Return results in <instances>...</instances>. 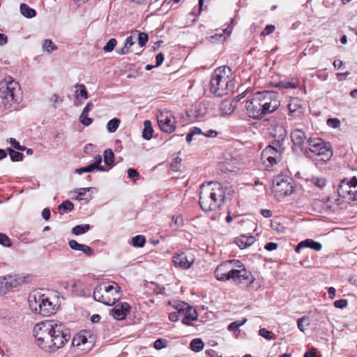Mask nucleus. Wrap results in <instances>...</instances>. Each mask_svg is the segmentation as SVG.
<instances>
[{
    "mask_svg": "<svg viewBox=\"0 0 357 357\" xmlns=\"http://www.w3.org/2000/svg\"><path fill=\"white\" fill-rule=\"evenodd\" d=\"M103 157L104 162L105 163V165L109 166L108 169H109L113 165L114 160V154L113 151L111 149H106L104 151Z\"/></svg>",
    "mask_w": 357,
    "mask_h": 357,
    "instance_id": "cd10ccee",
    "label": "nucleus"
},
{
    "mask_svg": "<svg viewBox=\"0 0 357 357\" xmlns=\"http://www.w3.org/2000/svg\"><path fill=\"white\" fill-rule=\"evenodd\" d=\"M259 333L261 337H264L266 340H270L275 339V335L271 331H269L264 328H261L259 331Z\"/></svg>",
    "mask_w": 357,
    "mask_h": 357,
    "instance_id": "49530a36",
    "label": "nucleus"
},
{
    "mask_svg": "<svg viewBox=\"0 0 357 357\" xmlns=\"http://www.w3.org/2000/svg\"><path fill=\"white\" fill-rule=\"evenodd\" d=\"M120 125V120L114 118L109 120L107 123V129L109 132H114Z\"/></svg>",
    "mask_w": 357,
    "mask_h": 357,
    "instance_id": "4c0bfd02",
    "label": "nucleus"
},
{
    "mask_svg": "<svg viewBox=\"0 0 357 357\" xmlns=\"http://www.w3.org/2000/svg\"><path fill=\"white\" fill-rule=\"evenodd\" d=\"M195 261L192 255L182 252L173 257V262L176 267L183 270L190 268Z\"/></svg>",
    "mask_w": 357,
    "mask_h": 357,
    "instance_id": "2eb2a0df",
    "label": "nucleus"
},
{
    "mask_svg": "<svg viewBox=\"0 0 357 357\" xmlns=\"http://www.w3.org/2000/svg\"><path fill=\"white\" fill-rule=\"evenodd\" d=\"M189 304L184 302H180L174 305V308L177 310L180 314H184L186 309L188 308Z\"/></svg>",
    "mask_w": 357,
    "mask_h": 357,
    "instance_id": "de8ad7c7",
    "label": "nucleus"
},
{
    "mask_svg": "<svg viewBox=\"0 0 357 357\" xmlns=\"http://www.w3.org/2000/svg\"><path fill=\"white\" fill-rule=\"evenodd\" d=\"M297 324L298 329L304 332L305 329L310 325V319L308 317L304 316L298 319Z\"/></svg>",
    "mask_w": 357,
    "mask_h": 357,
    "instance_id": "7c9ffc66",
    "label": "nucleus"
},
{
    "mask_svg": "<svg viewBox=\"0 0 357 357\" xmlns=\"http://www.w3.org/2000/svg\"><path fill=\"white\" fill-rule=\"evenodd\" d=\"M284 151L281 145L272 144L268 146L261 153V160L267 167H272L280 160Z\"/></svg>",
    "mask_w": 357,
    "mask_h": 357,
    "instance_id": "9b49d317",
    "label": "nucleus"
},
{
    "mask_svg": "<svg viewBox=\"0 0 357 357\" xmlns=\"http://www.w3.org/2000/svg\"><path fill=\"white\" fill-rule=\"evenodd\" d=\"M255 238L252 236L241 235L236 238V243L241 249H245L252 245Z\"/></svg>",
    "mask_w": 357,
    "mask_h": 357,
    "instance_id": "5701e85b",
    "label": "nucleus"
},
{
    "mask_svg": "<svg viewBox=\"0 0 357 357\" xmlns=\"http://www.w3.org/2000/svg\"><path fill=\"white\" fill-rule=\"evenodd\" d=\"M164 58H165L164 54L162 52H160L156 55V57H155V59H156L155 66L156 67L160 66L162 63V62L164 61Z\"/></svg>",
    "mask_w": 357,
    "mask_h": 357,
    "instance_id": "680f3d73",
    "label": "nucleus"
},
{
    "mask_svg": "<svg viewBox=\"0 0 357 357\" xmlns=\"http://www.w3.org/2000/svg\"><path fill=\"white\" fill-rule=\"evenodd\" d=\"M33 335L38 347L47 352H54L70 339L69 330L55 320H46L35 325Z\"/></svg>",
    "mask_w": 357,
    "mask_h": 357,
    "instance_id": "f257e3e1",
    "label": "nucleus"
},
{
    "mask_svg": "<svg viewBox=\"0 0 357 357\" xmlns=\"http://www.w3.org/2000/svg\"><path fill=\"white\" fill-rule=\"evenodd\" d=\"M146 242V238L142 235H137L132 238V245L134 247L142 248Z\"/></svg>",
    "mask_w": 357,
    "mask_h": 357,
    "instance_id": "ea45409f",
    "label": "nucleus"
},
{
    "mask_svg": "<svg viewBox=\"0 0 357 357\" xmlns=\"http://www.w3.org/2000/svg\"><path fill=\"white\" fill-rule=\"evenodd\" d=\"M278 248V244L275 243L270 242L266 244L265 249L268 251H273L276 250Z\"/></svg>",
    "mask_w": 357,
    "mask_h": 357,
    "instance_id": "0e129e2a",
    "label": "nucleus"
},
{
    "mask_svg": "<svg viewBox=\"0 0 357 357\" xmlns=\"http://www.w3.org/2000/svg\"><path fill=\"white\" fill-rule=\"evenodd\" d=\"M45 294L36 292L31 294L29 297V307L32 312L36 314H39V309L43 308Z\"/></svg>",
    "mask_w": 357,
    "mask_h": 357,
    "instance_id": "f3484780",
    "label": "nucleus"
},
{
    "mask_svg": "<svg viewBox=\"0 0 357 357\" xmlns=\"http://www.w3.org/2000/svg\"><path fill=\"white\" fill-rule=\"evenodd\" d=\"M337 193L339 197L345 199L348 202L356 200L357 195V178L353 177L351 179L344 178L338 185Z\"/></svg>",
    "mask_w": 357,
    "mask_h": 357,
    "instance_id": "1a4fd4ad",
    "label": "nucleus"
},
{
    "mask_svg": "<svg viewBox=\"0 0 357 357\" xmlns=\"http://www.w3.org/2000/svg\"><path fill=\"white\" fill-rule=\"evenodd\" d=\"M116 40L115 38H111L109 40V41L107 43V44L103 47V51L105 52H112L114 47L116 45Z\"/></svg>",
    "mask_w": 357,
    "mask_h": 357,
    "instance_id": "c03bdc74",
    "label": "nucleus"
},
{
    "mask_svg": "<svg viewBox=\"0 0 357 357\" xmlns=\"http://www.w3.org/2000/svg\"><path fill=\"white\" fill-rule=\"evenodd\" d=\"M288 109L291 114L297 113L299 115L302 113V103L301 100L294 98H291L288 104Z\"/></svg>",
    "mask_w": 357,
    "mask_h": 357,
    "instance_id": "393cba45",
    "label": "nucleus"
},
{
    "mask_svg": "<svg viewBox=\"0 0 357 357\" xmlns=\"http://www.w3.org/2000/svg\"><path fill=\"white\" fill-rule=\"evenodd\" d=\"M96 169L93 165L91 163L89 165L84 167L78 168L75 170V172L78 174H82V173L91 172L93 170Z\"/></svg>",
    "mask_w": 357,
    "mask_h": 357,
    "instance_id": "09e8293b",
    "label": "nucleus"
},
{
    "mask_svg": "<svg viewBox=\"0 0 357 357\" xmlns=\"http://www.w3.org/2000/svg\"><path fill=\"white\" fill-rule=\"evenodd\" d=\"M327 124L328 126L335 128L340 126V121L337 119H328Z\"/></svg>",
    "mask_w": 357,
    "mask_h": 357,
    "instance_id": "4d7b16f0",
    "label": "nucleus"
},
{
    "mask_svg": "<svg viewBox=\"0 0 357 357\" xmlns=\"http://www.w3.org/2000/svg\"><path fill=\"white\" fill-rule=\"evenodd\" d=\"M90 227L89 224L79 225L72 229V233L75 236L81 235L87 232L90 229Z\"/></svg>",
    "mask_w": 357,
    "mask_h": 357,
    "instance_id": "c756f323",
    "label": "nucleus"
},
{
    "mask_svg": "<svg viewBox=\"0 0 357 357\" xmlns=\"http://www.w3.org/2000/svg\"><path fill=\"white\" fill-rule=\"evenodd\" d=\"M190 346V349L192 351H194L195 352H199L203 349L204 342H202V340L201 339L196 338L191 341Z\"/></svg>",
    "mask_w": 357,
    "mask_h": 357,
    "instance_id": "f704fd0d",
    "label": "nucleus"
},
{
    "mask_svg": "<svg viewBox=\"0 0 357 357\" xmlns=\"http://www.w3.org/2000/svg\"><path fill=\"white\" fill-rule=\"evenodd\" d=\"M130 306L127 303H119L114 305L111 310L110 314L112 317L119 321L123 320L129 313Z\"/></svg>",
    "mask_w": 357,
    "mask_h": 357,
    "instance_id": "dca6fc26",
    "label": "nucleus"
},
{
    "mask_svg": "<svg viewBox=\"0 0 357 357\" xmlns=\"http://www.w3.org/2000/svg\"><path fill=\"white\" fill-rule=\"evenodd\" d=\"M10 159L14 162H19L22 160L23 159V154L15 151H11Z\"/></svg>",
    "mask_w": 357,
    "mask_h": 357,
    "instance_id": "603ef678",
    "label": "nucleus"
},
{
    "mask_svg": "<svg viewBox=\"0 0 357 357\" xmlns=\"http://www.w3.org/2000/svg\"><path fill=\"white\" fill-rule=\"evenodd\" d=\"M310 182L313 185H314L320 189L325 187L326 185V183H327L326 178L324 177H321H321H318V176L312 177L310 180Z\"/></svg>",
    "mask_w": 357,
    "mask_h": 357,
    "instance_id": "58836bf2",
    "label": "nucleus"
},
{
    "mask_svg": "<svg viewBox=\"0 0 357 357\" xmlns=\"http://www.w3.org/2000/svg\"><path fill=\"white\" fill-rule=\"evenodd\" d=\"M305 248H310L315 251H320L322 248V245L320 243L314 241L312 239H306L305 241H301L298 244L296 248V251L298 252L301 249Z\"/></svg>",
    "mask_w": 357,
    "mask_h": 357,
    "instance_id": "412c9836",
    "label": "nucleus"
},
{
    "mask_svg": "<svg viewBox=\"0 0 357 357\" xmlns=\"http://www.w3.org/2000/svg\"><path fill=\"white\" fill-rule=\"evenodd\" d=\"M153 130L152 124L150 121L146 120L144 122V130L142 132V137L146 140H149L153 137Z\"/></svg>",
    "mask_w": 357,
    "mask_h": 357,
    "instance_id": "a878e982",
    "label": "nucleus"
},
{
    "mask_svg": "<svg viewBox=\"0 0 357 357\" xmlns=\"http://www.w3.org/2000/svg\"><path fill=\"white\" fill-rule=\"evenodd\" d=\"M0 98L2 103L8 104L10 102H19L21 99L20 89L17 82L10 76H7L0 81Z\"/></svg>",
    "mask_w": 357,
    "mask_h": 357,
    "instance_id": "6e6552de",
    "label": "nucleus"
},
{
    "mask_svg": "<svg viewBox=\"0 0 357 357\" xmlns=\"http://www.w3.org/2000/svg\"><path fill=\"white\" fill-rule=\"evenodd\" d=\"M132 34H137L138 44L140 47H144L149 39L147 33L144 32H139L138 31H134L132 32Z\"/></svg>",
    "mask_w": 357,
    "mask_h": 357,
    "instance_id": "c9c22d12",
    "label": "nucleus"
},
{
    "mask_svg": "<svg viewBox=\"0 0 357 357\" xmlns=\"http://www.w3.org/2000/svg\"><path fill=\"white\" fill-rule=\"evenodd\" d=\"M157 121L160 130L165 132L171 133L176 130V120L170 111H159L157 114Z\"/></svg>",
    "mask_w": 357,
    "mask_h": 357,
    "instance_id": "f8f14e48",
    "label": "nucleus"
},
{
    "mask_svg": "<svg viewBox=\"0 0 357 357\" xmlns=\"http://www.w3.org/2000/svg\"><path fill=\"white\" fill-rule=\"evenodd\" d=\"M73 208H74L73 204L68 200L63 202L59 206V211L61 214H63V213L67 212V211H71Z\"/></svg>",
    "mask_w": 357,
    "mask_h": 357,
    "instance_id": "e433bc0d",
    "label": "nucleus"
},
{
    "mask_svg": "<svg viewBox=\"0 0 357 357\" xmlns=\"http://www.w3.org/2000/svg\"><path fill=\"white\" fill-rule=\"evenodd\" d=\"M348 305V302L346 299L337 300L334 302V306L336 308L343 309Z\"/></svg>",
    "mask_w": 357,
    "mask_h": 357,
    "instance_id": "6e6d98bb",
    "label": "nucleus"
},
{
    "mask_svg": "<svg viewBox=\"0 0 357 357\" xmlns=\"http://www.w3.org/2000/svg\"><path fill=\"white\" fill-rule=\"evenodd\" d=\"M16 280L10 275L0 277V295L7 294L13 287L15 286Z\"/></svg>",
    "mask_w": 357,
    "mask_h": 357,
    "instance_id": "6ab92c4d",
    "label": "nucleus"
},
{
    "mask_svg": "<svg viewBox=\"0 0 357 357\" xmlns=\"http://www.w3.org/2000/svg\"><path fill=\"white\" fill-rule=\"evenodd\" d=\"M280 105L278 93L274 91L257 92L249 97L245 105L246 114L253 119H261L268 114L277 110Z\"/></svg>",
    "mask_w": 357,
    "mask_h": 357,
    "instance_id": "f03ea898",
    "label": "nucleus"
},
{
    "mask_svg": "<svg viewBox=\"0 0 357 357\" xmlns=\"http://www.w3.org/2000/svg\"><path fill=\"white\" fill-rule=\"evenodd\" d=\"M135 43V42L133 40L132 36H128L126 38L123 45L130 50V47L132 46Z\"/></svg>",
    "mask_w": 357,
    "mask_h": 357,
    "instance_id": "bf43d9fd",
    "label": "nucleus"
},
{
    "mask_svg": "<svg viewBox=\"0 0 357 357\" xmlns=\"http://www.w3.org/2000/svg\"><path fill=\"white\" fill-rule=\"evenodd\" d=\"M92 190V188H79L73 192L76 195L75 199L79 200H83L86 198L84 197L86 192H89Z\"/></svg>",
    "mask_w": 357,
    "mask_h": 357,
    "instance_id": "a19ab883",
    "label": "nucleus"
},
{
    "mask_svg": "<svg viewBox=\"0 0 357 357\" xmlns=\"http://www.w3.org/2000/svg\"><path fill=\"white\" fill-rule=\"evenodd\" d=\"M303 154L312 160L326 162L331 158L333 151L331 145L321 138L310 137Z\"/></svg>",
    "mask_w": 357,
    "mask_h": 357,
    "instance_id": "39448f33",
    "label": "nucleus"
},
{
    "mask_svg": "<svg viewBox=\"0 0 357 357\" xmlns=\"http://www.w3.org/2000/svg\"><path fill=\"white\" fill-rule=\"evenodd\" d=\"M247 321V319H243L242 321H235L232 323H231L229 326L228 329L230 331H236L240 326L245 324V323Z\"/></svg>",
    "mask_w": 357,
    "mask_h": 357,
    "instance_id": "37998d69",
    "label": "nucleus"
},
{
    "mask_svg": "<svg viewBox=\"0 0 357 357\" xmlns=\"http://www.w3.org/2000/svg\"><path fill=\"white\" fill-rule=\"evenodd\" d=\"M68 245L72 250L76 251H81L87 256H91L93 253L92 249L89 246L84 244H80L77 243L75 240L69 241Z\"/></svg>",
    "mask_w": 357,
    "mask_h": 357,
    "instance_id": "4be33fe9",
    "label": "nucleus"
},
{
    "mask_svg": "<svg viewBox=\"0 0 357 357\" xmlns=\"http://www.w3.org/2000/svg\"><path fill=\"white\" fill-rule=\"evenodd\" d=\"M43 49L47 53H51L58 49L57 46L50 39H45L43 42Z\"/></svg>",
    "mask_w": 357,
    "mask_h": 357,
    "instance_id": "72a5a7b5",
    "label": "nucleus"
},
{
    "mask_svg": "<svg viewBox=\"0 0 357 357\" xmlns=\"http://www.w3.org/2000/svg\"><path fill=\"white\" fill-rule=\"evenodd\" d=\"M128 175L130 178H136L139 177V173L134 169H128Z\"/></svg>",
    "mask_w": 357,
    "mask_h": 357,
    "instance_id": "052dcab7",
    "label": "nucleus"
},
{
    "mask_svg": "<svg viewBox=\"0 0 357 357\" xmlns=\"http://www.w3.org/2000/svg\"><path fill=\"white\" fill-rule=\"evenodd\" d=\"M215 276L218 280H232L236 284H241L249 287L255 281L252 273L246 270L239 261H227L216 268Z\"/></svg>",
    "mask_w": 357,
    "mask_h": 357,
    "instance_id": "7ed1b4c3",
    "label": "nucleus"
},
{
    "mask_svg": "<svg viewBox=\"0 0 357 357\" xmlns=\"http://www.w3.org/2000/svg\"><path fill=\"white\" fill-rule=\"evenodd\" d=\"M20 12L26 17L31 18L36 16V12L25 3L20 5Z\"/></svg>",
    "mask_w": 357,
    "mask_h": 357,
    "instance_id": "bb28decb",
    "label": "nucleus"
},
{
    "mask_svg": "<svg viewBox=\"0 0 357 357\" xmlns=\"http://www.w3.org/2000/svg\"><path fill=\"white\" fill-rule=\"evenodd\" d=\"M225 188L218 182L202 184L199 195L202 209L209 212L220 208L225 198Z\"/></svg>",
    "mask_w": 357,
    "mask_h": 357,
    "instance_id": "20e7f679",
    "label": "nucleus"
},
{
    "mask_svg": "<svg viewBox=\"0 0 357 357\" xmlns=\"http://www.w3.org/2000/svg\"><path fill=\"white\" fill-rule=\"evenodd\" d=\"M0 244L5 247H10L12 245L10 238L3 233H0Z\"/></svg>",
    "mask_w": 357,
    "mask_h": 357,
    "instance_id": "8fccbe9b",
    "label": "nucleus"
},
{
    "mask_svg": "<svg viewBox=\"0 0 357 357\" xmlns=\"http://www.w3.org/2000/svg\"><path fill=\"white\" fill-rule=\"evenodd\" d=\"M232 31V28L228 26L225 29H217L214 35L210 36L206 39L211 43H220L225 41Z\"/></svg>",
    "mask_w": 357,
    "mask_h": 357,
    "instance_id": "a211bd4d",
    "label": "nucleus"
},
{
    "mask_svg": "<svg viewBox=\"0 0 357 357\" xmlns=\"http://www.w3.org/2000/svg\"><path fill=\"white\" fill-rule=\"evenodd\" d=\"M291 141L293 142V149L300 150L303 153L307 147L308 139L303 130L295 129L291 134Z\"/></svg>",
    "mask_w": 357,
    "mask_h": 357,
    "instance_id": "4468645a",
    "label": "nucleus"
},
{
    "mask_svg": "<svg viewBox=\"0 0 357 357\" xmlns=\"http://www.w3.org/2000/svg\"><path fill=\"white\" fill-rule=\"evenodd\" d=\"M293 187L289 178L284 175H278L273 179V192L277 198L286 197L291 194Z\"/></svg>",
    "mask_w": 357,
    "mask_h": 357,
    "instance_id": "9d476101",
    "label": "nucleus"
},
{
    "mask_svg": "<svg viewBox=\"0 0 357 357\" xmlns=\"http://www.w3.org/2000/svg\"><path fill=\"white\" fill-rule=\"evenodd\" d=\"M76 91H75V96L77 98L81 97L84 99L88 98V92L84 86V84H77L75 86Z\"/></svg>",
    "mask_w": 357,
    "mask_h": 357,
    "instance_id": "473e14b6",
    "label": "nucleus"
},
{
    "mask_svg": "<svg viewBox=\"0 0 357 357\" xmlns=\"http://www.w3.org/2000/svg\"><path fill=\"white\" fill-rule=\"evenodd\" d=\"M165 347V341L162 339H158L154 342V347L156 349H161Z\"/></svg>",
    "mask_w": 357,
    "mask_h": 357,
    "instance_id": "13d9d810",
    "label": "nucleus"
},
{
    "mask_svg": "<svg viewBox=\"0 0 357 357\" xmlns=\"http://www.w3.org/2000/svg\"><path fill=\"white\" fill-rule=\"evenodd\" d=\"M236 104L234 103V101L228 102L225 101L222 104V110L224 113L227 114H231L234 112L236 108Z\"/></svg>",
    "mask_w": 357,
    "mask_h": 357,
    "instance_id": "c85d7f7f",
    "label": "nucleus"
},
{
    "mask_svg": "<svg viewBox=\"0 0 357 357\" xmlns=\"http://www.w3.org/2000/svg\"><path fill=\"white\" fill-rule=\"evenodd\" d=\"M269 121L271 122L270 132L271 136L274 138L273 144L283 146V143L287 135L284 126L276 122L275 119H271Z\"/></svg>",
    "mask_w": 357,
    "mask_h": 357,
    "instance_id": "ddd939ff",
    "label": "nucleus"
},
{
    "mask_svg": "<svg viewBox=\"0 0 357 357\" xmlns=\"http://www.w3.org/2000/svg\"><path fill=\"white\" fill-rule=\"evenodd\" d=\"M180 313L178 312H173L169 314V319L172 321H176L179 319Z\"/></svg>",
    "mask_w": 357,
    "mask_h": 357,
    "instance_id": "69168bd1",
    "label": "nucleus"
},
{
    "mask_svg": "<svg viewBox=\"0 0 357 357\" xmlns=\"http://www.w3.org/2000/svg\"><path fill=\"white\" fill-rule=\"evenodd\" d=\"M172 227L178 228L183 225V218L181 215H174L172 217V222L170 224Z\"/></svg>",
    "mask_w": 357,
    "mask_h": 357,
    "instance_id": "a18cd8bd",
    "label": "nucleus"
},
{
    "mask_svg": "<svg viewBox=\"0 0 357 357\" xmlns=\"http://www.w3.org/2000/svg\"><path fill=\"white\" fill-rule=\"evenodd\" d=\"M42 216L45 220H48L50 218V210L47 208H44L42 211Z\"/></svg>",
    "mask_w": 357,
    "mask_h": 357,
    "instance_id": "774afa93",
    "label": "nucleus"
},
{
    "mask_svg": "<svg viewBox=\"0 0 357 357\" xmlns=\"http://www.w3.org/2000/svg\"><path fill=\"white\" fill-rule=\"evenodd\" d=\"M43 308L41 307L39 309V314L47 317L55 312L56 309V304L50 301V298L45 295Z\"/></svg>",
    "mask_w": 357,
    "mask_h": 357,
    "instance_id": "aec40b11",
    "label": "nucleus"
},
{
    "mask_svg": "<svg viewBox=\"0 0 357 357\" xmlns=\"http://www.w3.org/2000/svg\"><path fill=\"white\" fill-rule=\"evenodd\" d=\"M87 340L84 336L79 335L76 337H74L73 340V344L76 346H79L81 344H84L86 342Z\"/></svg>",
    "mask_w": 357,
    "mask_h": 357,
    "instance_id": "864d4df0",
    "label": "nucleus"
},
{
    "mask_svg": "<svg viewBox=\"0 0 357 357\" xmlns=\"http://www.w3.org/2000/svg\"><path fill=\"white\" fill-rule=\"evenodd\" d=\"M79 121L83 125L86 126H89L92 123V119L88 117V114H84V112H82L80 114Z\"/></svg>",
    "mask_w": 357,
    "mask_h": 357,
    "instance_id": "3c124183",
    "label": "nucleus"
},
{
    "mask_svg": "<svg viewBox=\"0 0 357 357\" xmlns=\"http://www.w3.org/2000/svg\"><path fill=\"white\" fill-rule=\"evenodd\" d=\"M183 314L184 318L182 320V323L185 325H190V321L197 320L198 317L197 310L190 305L186 309Z\"/></svg>",
    "mask_w": 357,
    "mask_h": 357,
    "instance_id": "b1692460",
    "label": "nucleus"
},
{
    "mask_svg": "<svg viewBox=\"0 0 357 357\" xmlns=\"http://www.w3.org/2000/svg\"><path fill=\"white\" fill-rule=\"evenodd\" d=\"M9 142L12 144V146H13V148H15V149L17 150H19V151H24L26 149V147L25 146H21L20 144V142H17L15 139L14 138H10L9 139Z\"/></svg>",
    "mask_w": 357,
    "mask_h": 357,
    "instance_id": "5fc2aeb1",
    "label": "nucleus"
},
{
    "mask_svg": "<svg viewBox=\"0 0 357 357\" xmlns=\"http://www.w3.org/2000/svg\"><path fill=\"white\" fill-rule=\"evenodd\" d=\"M120 287L116 284H101L93 291V298L96 301L107 305H112L120 298Z\"/></svg>",
    "mask_w": 357,
    "mask_h": 357,
    "instance_id": "0eeeda50",
    "label": "nucleus"
},
{
    "mask_svg": "<svg viewBox=\"0 0 357 357\" xmlns=\"http://www.w3.org/2000/svg\"><path fill=\"white\" fill-rule=\"evenodd\" d=\"M203 135L206 137H215L218 135V132L215 130H209L204 132Z\"/></svg>",
    "mask_w": 357,
    "mask_h": 357,
    "instance_id": "338daca9",
    "label": "nucleus"
},
{
    "mask_svg": "<svg viewBox=\"0 0 357 357\" xmlns=\"http://www.w3.org/2000/svg\"><path fill=\"white\" fill-rule=\"evenodd\" d=\"M231 70L228 66L219 67L215 70L211 79V91L217 96L227 93L231 82Z\"/></svg>",
    "mask_w": 357,
    "mask_h": 357,
    "instance_id": "423d86ee",
    "label": "nucleus"
},
{
    "mask_svg": "<svg viewBox=\"0 0 357 357\" xmlns=\"http://www.w3.org/2000/svg\"><path fill=\"white\" fill-rule=\"evenodd\" d=\"M275 30V26L273 25H267L264 30L262 31V35H268L271 33L273 32Z\"/></svg>",
    "mask_w": 357,
    "mask_h": 357,
    "instance_id": "e2e57ef3",
    "label": "nucleus"
},
{
    "mask_svg": "<svg viewBox=\"0 0 357 357\" xmlns=\"http://www.w3.org/2000/svg\"><path fill=\"white\" fill-rule=\"evenodd\" d=\"M299 82L298 79L294 81H281L278 83V86L282 89H296L298 86Z\"/></svg>",
    "mask_w": 357,
    "mask_h": 357,
    "instance_id": "2f4dec72",
    "label": "nucleus"
},
{
    "mask_svg": "<svg viewBox=\"0 0 357 357\" xmlns=\"http://www.w3.org/2000/svg\"><path fill=\"white\" fill-rule=\"evenodd\" d=\"M102 158L100 155H97L94 158V162L92 163L95 168L100 172H106L108 171L109 169H106L102 166H100V163L102 162Z\"/></svg>",
    "mask_w": 357,
    "mask_h": 357,
    "instance_id": "79ce46f5",
    "label": "nucleus"
}]
</instances>
